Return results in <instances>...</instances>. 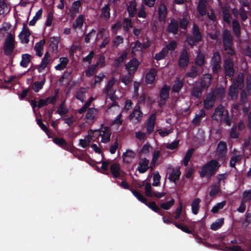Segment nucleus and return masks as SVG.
I'll list each match as a JSON object with an SVG mask.
<instances>
[{"label": "nucleus", "instance_id": "f257e3e1", "mask_svg": "<svg viewBox=\"0 0 251 251\" xmlns=\"http://www.w3.org/2000/svg\"><path fill=\"white\" fill-rule=\"evenodd\" d=\"M220 166V164L217 160L211 159L201 167L199 172L200 177L210 179L216 174Z\"/></svg>", "mask_w": 251, "mask_h": 251}, {"label": "nucleus", "instance_id": "f03ea898", "mask_svg": "<svg viewBox=\"0 0 251 251\" xmlns=\"http://www.w3.org/2000/svg\"><path fill=\"white\" fill-rule=\"evenodd\" d=\"M223 45L224 50L228 55L233 56L235 55L233 47V36L230 30L225 29L222 36Z\"/></svg>", "mask_w": 251, "mask_h": 251}, {"label": "nucleus", "instance_id": "7ed1b4c3", "mask_svg": "<svg viewBox=\"0 0 251 251\" xmlns=\"http://www.w3.org/2000/svg\"><path fill=\"white\" fill-rule=\"evenodd\" d=\"M192 33V35L188 34L187 35L186 41L191 48H193L194 46L202 41V36L200 31V29L196 23H193V24Z\"/></svg>", "mask_w": 251, "mask_h": 251}, {"label": "nucleus", "instance_id": "20e7f679", "mask_svg": "<svg viewBox=\"0 0 251 251\" xmlns=\"http://www.w3.org/2000/svg\"><path fill=\"white\" fill-rule=\"evenodd\" d=\"M15 43L14 35L9 33L5 38L2 46V50L5 55L14 57L12 55L15 48Z\"/></svg>", "mask_w": 251, "mask_h": 251}, {"label": "nucleus", "instance_id": "39448f33", "mask_svg": "<svg viewBox=\"0 0 251 251\" xmlns=\"http://www.w3.org/2000/svg\"><path fill=\"white\" fill-rule=\"evenodd\" d=\"M234 64L233 59L228 57L224 60V70L226 76L232 77L235 73Z\"/></svg>", "mask_w": 251, "mask_h": 251}, {"label": "nucleus", "instance_id": "423d86ee", "mask_svg": "<svg viewBox=\"0 0 251 251\" xmlns=\"http://www.w3.org/2000/svg\"><path fill=\"white\" fill-rule=\"evenodd\" d=\"M170 87L164 84L163 87L160 89L159 93V100L158 101V105L162 107L165 105L167 100L169 98Z\"/></svg>", "mask_w": 251, "mask_h": 251}, {"label": "nucleus", "instance_id": "0eeeda50", "mask_svg": "<svg viewBox=\"0 0 251 251\" xmlns=\"http://www.w3.org/2000/svg\"><path fill=\"white\" fill-rule=\"evenodd\" d=\"M92 132L93 134L96 133L97 135L101 136V142L102 143L106 144L109 142L111 135V129L109 127L107 126H104L103 130L102 131V134L100 130H96L94 131L91 129L88 130L89 134H91Z\"/></svg>", "mask_w": 251, "mask_h": 251}, {"label": "nucleus", "instance_id": "6e6552de", "mask_svg": "<svg viewBox=\"0 0 251 251\" xmlns=\"http://www.w3.org/2000/svg\"><path fill=\"white\" fill-rule=\"evenodd\" d=\"M190 61V55L186 49H183L180 52L178 61L179 67L182 69L187 68Z\"/></svg>", "mask_w": 251, "mask_h": 251}, {"label": "nucleus", "instance_id": "1a4fd4ad", "mask_svg": "<svg viewBox=\"0 0 251 251\" xmlns=\"http://www.w3.org/2000/svg\"><path fill=\"white\" fill-rule=\"evenodd\" d=\"M140 62L136 58H133L126 65L125 69L129 74L134 75L138 70Z\"/></svg>", "mask_w": 251, "mask_h": 251}, {"label": "nucleus", "instance_id": "9d476101", "mask_svg": "<svg viewBox=\"0 0 251 251\" xmlns=\"http://www.w3.org/2000/svg\"><path fill=\"white\" fill-rule=\"evenodd\" d=\"M30 35V32L27 26V25L25 23H24L22 30L19 35L21 43L28 44L29 41L28 38Z\"/></svg>", "mask_w": 251, "mask_h": 251}, {"label": "nucleus", "instance_id": "9b49d317", "mask_svg": "<svg viewBox=\"0 0 251 251\" xmlns=\"http://www.w3.org/2000/svg\"><path fill=\"white\" fill-rule=\"evenodd\" d=\"M179 28V23L176 19L173 18L171 20L170 22L166 28V32L168 33H172L176 35L178 33Z\"/></svg>", "mask_w": 251, "mask_h": 251}, {"label": "nucleus", "instance_id": "f8f14e48", "mask_svg": "<svg viewBox=\"0 0 251 251\" xmlns=\"http://www.w3.org/2000/svg\"><path fill=\"white\" fill-rule=\"evenodd\" d=\"M225 107L222 105H219L215 109L213 115L211 116L212 119L218 122L220 120H222V117L225 113Z\"/></svg>", "mask_w": 251, "mask_h": 251}, {"label": "nucleus", "instance_id": "ddd939ff", "mask_svg": "<svg viewBox=\"0 0 251 251\" xmlns=\"http://www.w3.org/2000/svg\"><path fill=\"white\" fill-rule=\"evenodd\" d=\"M137 3L135 0H130L127 5L126 10L128 12L129 17L133 18L137 14Z\"/></svg>", "mask_w": 251, "mask_h": 251}, {"label": "nucleus", "instance_id": "4468645a", "mask_svg": "<svg viewBox=\"0 0 251 251\" xmlns=\"http://www.w3.org/2000/svg\"><path fill=\"white\" fill-rule=\"evenodd\" d=\"M158 19L160 22H165L168 15V10L165 4L161 3L158 8Z\"/></svg>", "mask_w": 251, "mask_h": 251}, {"label": "nucleus", "instance_id": "2eb2a0df", "mask_svg": "<svg viewBox=\"0 0 251 251\" xmlns=\"http://www.w3.org/2000/svg\"><path fill=\"white\" fill-rule=\"evenodd\" d=\"M149 160L146 158H141L139 163L138 166L137 168L138 171L140 174H144L146 173L150 168Z\"/></svg>", "mask_w": 251, "mask_h": 251}, {"label": "nucleus", "instance_id": "dca6fc26", "mask_svg": "<svg viewBox=\"0 0 251 251\" xmlns=\"http://www.w3.org/2000/svg\"><path fill=\"white\" fill-rule=\"evenodd\" d=\"M156 120V114H152L148 120L146 125L147 133L151 134L154 130Z\"/></svg>", "mask_w": 251, "mask_h": 251}, {"label": "nucleus", "instance_id": "f3484780", "mask_svg": "<svg viewBox=\"0 0 251 251\" xmlns=\"http://www.w3.org/2000/svg\"><path fill=\"white\" fill-rule=\"evenodd\" d=\"M211 78L212 76L210 74L203 75L201 81L199 82L200 86L203 90L207 89L210 86Z\"/></svg>", "mask_w": 251, "mask_h": 251}, {"label": "nucleus", "instance_id": "a211bd4d", "mask_svg": "<svg viewBox=\"0 0 251 251\" xmlns=\"http://www.w3.org/2000/svg\"><path fill=\"white\" fill-rule=\"evenodd\" d=\"M50 53L49 52H46L44 57L42 59L40 64L36 66V67L39 73H41L47 67L48 64L50 61Z\"/></svg>", "mask_w": 251, "mask_h": 251}, {"label": "nucleus", "instance_id": "6ab92c4d", "mask_svg": "<svg viewBox=\"0 0 251 251\" xmlns=\"http://www.w3.org/2000/svg\"><path fill=\"white\" fill-rule=\"evenodd\" d=\"M216 100L214 94L209 93L205 100H204V107L207 109H211L214 105Z\"/></svg>", "mask_w": 251, "mask_h": 251}, {"label": "nucleus", "instance_id": "aec40b11", "mask_svg": "<svg viewBox=\"0 0 251 251\" xmlns=\"http://www.w3.org/2000/svg\"><path fill=\"white\" fill-rule=\"evenodd\" d=\"M142 115L143 113L140 110V106L139 105H137L133 111L129 115L128 118L130 120H131L135 118L138 122H140L142 117Z\"/></svg>", "mask_w": 251, "mask_h": 251}, {"label": "nucleus", "instance_id": "412c9836", "mask_svg": "<svg viewBox=\"0 0 251 251\" xmlns=\"http://www.w3.org/2000/svg\"><path fill=\"white\" fill-rule=\"evenodd\" d=\"M42 77V78L41 81H35L31 86V89L33 90L35 93H38L41 89L43 88V86L46 82L45 75H43Z\"/></svg>", "mask_w": 251, "mask_h": 251}, {"label": "nucleus", "instance_id": "4be33fe9", "mask_svg": "<svg viewBox=\"0 0 251 251\" xmlns=\"http://www.w3.org/2000/svg\"><path fill=\"white\" fill-rule=\"evenodd\" d=\"M180 175L179 168H173L172 172L169 174L168 179L171 182H176L179 180Z\"/></svg>", "mask_w": 251, "mask_h": 251}, {"label": "nucleus", "instance_id": "5701e85b", "mask_svg": "<svg viewBox=\"0 0 251 251\" xmlns=\"http://www.w3.org/2000/svg\"><path fill=\"white\" fill-rule=\"evenodd\" d=\"M227 151V145L224 141H220L217 146L218 155L220 157H225Z\"/></svg>", "mask_w": 251, "mask_h": 251}, {"label": "nucleus", "instance_id": "b1692460", "mask_svg": "<svg viewBox=\"0 0 251 251\" xmlns=\"http://www.w3.org/2000/svg\"><path fill=\"white\" fill-rule=\"evenodd\" d=\"M205 56L204 52L199 51L195 58V63L196 65L199 67H202L205 63Z\"/></svg>", "mask_w": 251, "mask_h": 251}, {"label": "nucleus", "instance_id": "393cba45", "mask_svg": "<svg viewBox=\"0 0 251 251\" xmlns=\"http://www.w3.org/2000/svg\"><path fill=\"white\" fill-rule=\"evenodd\" d=\"M120 165L119 163H114L111 165L110 167V172L114 179L117 178L120 176Z\"/></svg>", "mask_w": 251, "mask_h": 251}, {"label": "nucleus", "instance_id": "a878e982", "mask_svg": "<svg viewBox=\"0 0 251 251\" xmlns=\"http://www.w3.org/2000/svg\"><path fill=\"white\" fill-rule=\"evenodd\" d=\"M59 43V37L53 36L50 40L49 46L52 49L53 52H57L58 44Z\"/></svg>", "mask_w": 251, "mask_h": 251}, {"label": "nucleus", "instance_id": "bb28decb", "mask_svg": "<svg viewBox=\"0 0 251 251\" xmlns=\"http://www.w3.org/2000/svg\"><path fill=\"white\" fill-rule=\"evenodd\" d=\"M156 72L154 69H151L145 76L146 82L147 84H152L155 78Z\"/></svg>", "mask_w": 251, "mask_h": 251}, {"label": "nucleus", "instance_id": "cd10ccee", "mask_svg": "<svg viewBox=\"0 0 251 251\" xmlns=\"http://www.w3.org/2000/svg\"><path fill=\"white\" fill-rule=\"evenodd\" d=\"M110 8L109 4H105L101 9L100 17L104 18L105 20H108L110 17Z\"/></svg>", "mask_w": 251, "mask_h": 251}, {"label": "nucleus", "instance_id": "c85d7f7f", "mask_svg": "<svg viewBox=\"0 0 251 251\" xmlns=\"http://www.w3.org/2000/svg\"><path fill=\"white\" fill-rule=\"evenodd\" d=\"M59 61L60 63L55 66V69L56 70L61 71L66 68L69 60L66 57H62L60 58Z\"/></svg>", "mask_w": 251, "mask_h": 251}, {"label": "nucleus", "instance_id": "c756f323", "mask_svg": "<svg viewBox=\"0 0 251 251\" xmlns=\"http://www.w3.org/2000/svg\"><path fill=\"white\" fill-rule=\"evenodd\" d=\"M127 53L125 51L122 53L121 55L115 59L113 62V65L116 68L120 67L122 63L126 60L127 57Z\"/></svg>", "mask_w": 251, "mask_h": 251}, {"label": "nucleus", "instance_id": "7c9ffc66", "mask_svg": "<svg viewBox=\"0 0 251 251\" xmlns=\"http://www.w3.org/2000/svg\"><path fill=\"white\" fill-rule=\"evenodd\" d=\"M232 30L236 37H239L241 35V27L239 22L236 19L232 21Z\"/></svg>", "mask_w": 251, "mask_h": 251}, {"label": "nucleus", "instance_id": "2f4dec72", "mask_svg": "<svg viewBox=\"0 0 251 251\" xmlns=\"http://www.w3.org/2000/svg\"><path fill=\"white\" fill-rule=\"evenodd\" d=\"M53 141L55 144L64 149V150L68 149V144L66 141L63 138L55 137L53 138Z\"/></svg>", "mask_w": 251, "mask_h": 251}, {"label": "nucleus", "instance_id": "473e14b6", "mask_svg": "<svg viewBox=\"0 0 251 251\" xmlns=\"http://www.w3.org/2000/svg\"><path fill=\"white\" fill-rule=\"evenodd\" d=\"M135 153L132 151H127L124 152L123 154V161L125 163H129L131 162V159L134 158Z\"/></svg>", "mask_w": 251, "mask_h": 251}, {"label": "nucleus", "instance_id": "72a5a7b5", "mask_svg": "<svg viewBox=\"0 0 251 251\" xmlns=\"http://www.w3.org/2000/svg\"><path fill=\"white\" fill-rule=\"evenodd\" d=\"M201 73L198 71V69L196 66H192L190 69V71L186 73L185 77L191 78H195L198 76Z\"/></svg>", "mask_w": 251, "mask_h": 251}, {"label": "nucleus", "instance_id": "f704fd0d", "mask_svg": "<svg viewBox=\"0 0 251 251\" xmlns=\"http://www.w3.org/2000/svg\"><path fill=\"white\" fill-rule=\"evenodd\" d=\"M84 21V16L83 15H79L75 19L72 25V27L76 29L77 27L81 28L83 26Z\"/></svg>", "mask_w": 251, "mask_h": 251}, {"label": "nucleus", "instance_id": "c9c22d12", "mask_svg": "<svg viewBox=\"0 0 251 251\" xmlns=\"http://www.w3.org/2000/svg\"><path fill=\"white\" fill-rule=\"evenodd\" d=\"M224 224V218H221L216 220L210 226V228L213 230L220 229Z\"/></svg>", "mask_w": 251, "mask_h": 251}, {"label": "nucleus", "instance_id": "e433bc0d", "mask_svg": "<svg viewBox=\"0 0 251 251\" xmlns=\"http://www.w3.org/2000/svg\"><path fill=\"white\" fill-rule=\"evenodd\" d=\"M31 55L28 53L23 54L22 56V60L20 62V65L26 68L31 61Z\"/></svg>", "mask_w": 251, "mask_h": 251}, {"label": "nucleus", "instance_id": "4c0bfd02", "mask_svg": "<svg viewBox=\"0 0 251 251\" xmlns=\"http://www.w3.org/2000/svg\"><path fill=\"white\" fill-rule=\"evenodd\" d=\"M201 200L199 198L195 199L191 204V208L192 213L197 215L200 209V203L201 202Z\"/></svg>", "mask_w": 251, "mask_h": 251}, {"label": "nucleus", "instance_id": "58836bf2", "mask_svg": "<svg viewBox=\"0 0 251 251\" xmlns=\"http://www.w3.org/2000/svg\"><path fill=\"white\" fill-rule=\"evenodd\" d=\"M239 85L234 84L229 89L228 95L232 99L236 98L238 96Z\"/></svg>", "mask_w": 251, "mask_h": 251}, {"label": "nucleus", "instance_id": "ea45409f", "mask_svg": "<svg viewBox=\"0 0 251 251\" xmlns=\"http://www.w3.org/2000/svg\"><path fill=\"white\" fill-rule=\"evenodd\" d=\"M203 89L200 86H196L193 87L191 91V95L196 98H200L201 97Z\"/></svg>", "mask_w": 251, "mask_h": 251}, {"label": "nucleus", "instance_id": "a19ab883", "mask_svg": "<svg viewBox=\"0 0 251 251\" xmlns=\"http://www.w3.org/2000/svg\"><path fill=\"white\" fill-rule=\"evenodd\" d=\"M86 93V88L84 87H81L80 89L76 93V99L83 102L84 101L85 95Z\"/></svg>", "mask_w": 251, "mask_h": 251}, {"label": "nucleus", "instance_id": "79ce46f5", "mask_svg": "<svg viewBox=\"0 0 251 251\" xmlns=\"http://www.w3.org/2000/svg\"><path fill=\"white\" fill-rule=\"evenodd\" d=\"M68 112L69 110L66 105L65 101H62L59 105L56 113L62 116L66 114Z\"/></svg>", "mask_w": 251, "mask_h": 251}, {"label": "nucleus", "instance_id": "37998d69", "mask_svg": "<svg viewBox=\"0 0 251 251\" xmlns=\"http://www.w3.org/2000/svg\"><path fill=\"white\" fill-rule=\"evenodd\" d=\"M194 152V149L193 148L189 149L186 152L183 159L182 160L183 165L185 166H187L188 164V163L189 161L190 160V159L191 157L192 156V155L193 154V152Z\"/></svg>", "mask_w": 251, "mask_h": 251}, {"label": "nucleus", "instance_id": "c03bdc74", "mask_svg": "<svg viewBox=\"0 0 251 251\" xmlns=\"http://www.w3.org/2000/svg\"><path fill=\"white\" fill-rule=\"evenodd\" d=\"M144 204L147 205L148 207H149L153 211L161 215H162L160 208L157 206V205H156V203L154 201H151L149 202L147 201V202Z\"/></svg>", "mask_w": 251, "mask_h": 251}, {"label": "nucleus", "instance_id": "a18cd8bd", "mask_svg": "<svg viewBox=\"0 0 251 251\" xmlns=\"http://www.w3.org/2000/svg\"><path fill=\"white\" fill-rule=\"evenodd\" d=\"M183 86V84L182 81L180 80L179 78H178L175 81V83L172 87V92L178 93L181 90Z\"/></svg>", "mask_w": 251, "mask_h": 251}, {"label": "nucleus", "instance_id": "49530a36", "mask_svg": "<svg viewBox=\"0 0 251 251\" xmlns=\"http://www.w3.org/2000/svg\"><path fill=\"white\" fill-rule=\"evenodd\" d=\"M221 191L220 185L219 184H213L211 187V190L209 192V196L211 197H214L217 194L219 193Z\"/></svg>", "mask_w": 251, "mask_h": 251}, {"label": "nucleus", "instance_id": "de8ad7c7", "mask_svg": "<svg viewBox=\"0 0 251 251\" xmlns=\"http://www.w3.org/2000/svg\"><path fill=\"white\" fill-rule=\"evenodd\" d=\"M220 121L222 123L225 124L227 126H231V123H232V120H231V119L229 117L228 110H226L225 113L224 114L223 116L222 117V120H220Z\"/></svg>", "mask_w": 251, "mask_h": 251}, {"label": "nucleus", "instance_id": "09e8293b", "mask_svg": "<svg viewBox=\"0 0 251 251\" xmlns=\"http://www.w3.org/2000/svg\"><path fill=\"white\" fill-rule=\"evenodd\" d=\"M98 67L95 64L91 65L85 71V75L87 77H91L97 72Z\"/></svg>", "mask_w": 251, "mask_h": 251}, {"label": "nucleus", "instance_id": "8fccbe9b", "mask_svg": "<svg viewBox=\"0 0 251 251\" xmlns=\"http://www.w3.org/2000/svg\"><path fill=\"white\" fill-rule=\"evenodd\" d=\"M177 48V43L175 40L170 42L165 47L163 48L168 54L169 50L174 51Z\"/></svg>", "mask_w": 251, "mask_h": 251}, {"label": "nucleus", "instance_id": "3c124183", "mask_svg": "<svg viewBox=\"0 0 251 251\" xmlns=\"http://www.w3.org/2000/svg\"><path fill=\"white\" fill-rule=\"evenodd\" d=\"M123 24V29L125 32L128 31L129 28L133 26L131 19L128 18H125L124 19Z\"/></svg>", "mask_w": 251, "mask_h": 251}, {"label": "nucleus", "instance_id": "603ef678", "mask_svg": "<svg viewBox=\"0 0 251 251\" xmlns=\"http://www.w3.org/2000/svg\"><path fill=\"white\" fill-rule=\"evenodd\" d=\"M217 63H222L221 56L218 51H216L213 52L210 60V64Z\"/></svg>", "mask_w": 251, "mask_h": 251}, {"label": "nucleus", "instance_id": "864d4df0", "mask_svg": "<svg viewBox=\"0 0 251 251\" xmlns=\"http://www.w3.org/2000/svg\"><path fill=\"white\" fill-rule=\"evenodd\" d=\"M105 75L103 73L99 74V75H95L94 76L95 81L91 85L92 87H95L97 84L100 85V82L103 80V78H105Z\"/></svg>", "mask_w": 251, "mask_h": 251}, {"label": "nucleus", "instance_id": "5fc2aeb1", "mask_svg": "<svg viewBox=\"0 0 251 251\" xmlns=\"http://www.w3.org/2000/svg\"><path fill=\"white\" fill-rule=\"evenodd\" d=\"M42 12L43 10L42 9H39L36 12L35 15L33 17V19L29 22V25L33 26L35 25L37 21L41 18Z\"/></svg>", "mask_w": 251, "mask_h": 251}, {"label": "nucleus", "instance_id": "6e6d98bb", "mask_svg": "<svg viewBox=\"0 0 251 251\" xmlns=\"http://www.w3.org/2000/svg\"><path fill=\"white\" fill-rule=\"evenodd\" d=\"M95 65L98 68H101L104 67L105 65V56L103 54L100 55Z\"/></svg>", "mask_w": 251, "mask_h": 251}, {"label": "nucleus", "instance_id": "4d7b16f0", "mask_svg": "<svg viewBox=\"0 0 251 251\" xmlns=\"http://www.w3.org/2000/svg\"><path fill=\"white\" fill-rule=\"evenodd\" d=\"M225 92L224 88H219L216 89L214 91L211 92V93L214 94L216 99L217 98L222 99L225 96Z\"/></svg>", "mask_w": 251, "mask_h": 251}, {"label": "nucleus", "instance_id": "13d9d810", "mask_svg": "<svg viewBox=\"0 0 251 251\" xmlns=\"http://www.w3.org/2000/svg\"><path fill=\"white\" fill-rule=\"evenodd\" d=\"M206 5L207 3L199 2L197 10L201 15L204 16L206 14Z\"/></svg>", "mask_w": 251, "mask_h": 251}, {"label": "nucleus", "instance_id": "bf43d9fd", "mask_svg": "<svg viewBox=\"0 0 251 251\" xmlns=\"http://www.w3.org/2000/svg\"><path fill=\"white\" fill-rule=\"evenodd\" d=\"M179 26L180 28L183 30H186L189 24V21L186 17L179 18Z\"/></svg>", "mask_w": 251, "mask_h": 251}, {"label": "nucleus", "instance_id": "052dcab7", "mask_svg": "<svg viewBox=\"0 0 251 251\" xmlns=\"http://www.w3.org/2000/svg\"><path fill=\"white\" fill-rule=\"evenodd\" d=\"M221 63H211L210 65L211 67L212 73L214 75H219L220 71L221 70Z\"/></svg>", "mask_w": 251, "mask_h": 251}, {"label": "nucleus", "instance_id": "680f3d73", "mask_svg": "<svg viewBox=\"0 0 251 251\" xmlns=\"http://www.w3.org/2000/svg\"><path fill=\"white\" fill-rule=\"evenodd\" d=\"M37 124L46 133L49 138H51L48 128L43 123L42 119H37Z\"/></svg>", "mask_w": 251, "mask_h": 251}, {"label": "nucleus", "instance_id": "e2e57ef3", "mask_svg": "<svg viewBox=\"0 0 251 251\" xmlns=\"http://www.w3.org/2000/svg\"><path fill=\"white\" fill-rule=\"evenodd\" d=\"M168 53L165 51V50L163 48L161 50L155 54L154 57V59L156 60L157 61L162 60L167 56Z\"/></svg>", "mask_w": 251, "mask_h": 251}, {"label": "nucleus", "instance_id": "0e129e2a", "mask_svg": "<svg viewBox=\"0 0 251 251\" xmlns=\"http://www.w3.org/2000/svg\"><path fill=\"white\" fill-rule=\"evenodd\" d=\"M175 200L172 199L170 201L160 204V207L165 210H169L175 204Z\"/></svg>", "mask_w": 251, "mask_h": 251}, {"label": "nucleus", "instance_id": "69168bd1", "mask_svg": "<svg viewBox=\"0 0 251 251\" xmlns=\"http://www.w3.org/2000/svg\"><path fill=\"white\" fill-rule=\"evenodd\" d=\"M115 82L114 78H112V79L108 81V83L105 86V87L104 89V93L105 94H108L109 91L111 90L114 85L115 84Z\"/></svg>", "mask_w": 251, "mask_h": 251}, {"label": "nucleus", "instance_id": "338daca9", "mask_svg": "<svg viewBox=\"0 0 251 251\" xmlns=\"http://www.w3.org/2000/svg\"><path fill=\"white\" fill-rule=\"evenodd\" d=\"M133 75V74H129L128 73L127 75H124L122 76L121 78L122 82L124 83L125 85H128L129 83L131 81Z\"/></svg>", "mask_w": 251, "mask_h": 251}, {"label": "nucleus", "instance_id": "774afa93", "mask_svg": "<svg viewBox=\"0 0 251 251\" xmlns=\"http://www.w3.org/2000/svg\"><path fill=\"white\" fill-rule=\"evenodd\" d=\"M226 201H223L221 202L218 203L216 205H215L211 209V212L213 213H216L219 212V211L224 208L225 205H226Z\"/></svg>", "mask_w": 251, "mask_h": 251}]
</instances>
